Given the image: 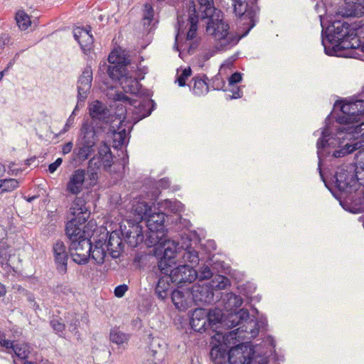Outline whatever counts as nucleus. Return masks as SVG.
<instances>
[{
    "label": "nucleus",
    "instance_id": "obj_1",
    "mask_svg": "<svg viewBox=\"0 0 364 364\" xmlns=\"http://www.w3.org/2000/svg\"><path fill=\"white\" fill-rule=\"evenodd\" d=\"M180 247L176 242H168L165 244L163 255L157 262V265L153 267L156 274H168L171 282L178 287L189 284L197 279L196 269L189 264H183L176 266L177 255L180 253Z\"/></svg>",
    "mask_w": 364,
    "mask_h": 364
},
{
    "label": "nucleus",
    "instance_id": "obj_2",
    "mask_svg": "<svg viewBox=\"0 0 364 364\" xmlns=\"http://www.w3.org/2000/svg\"><path fill=\"white\" fill-rule=\"evenodd\" d=\"M322 45L328 55H341V51L350 50L348 55L357 58L353 50L360 46V39L355 31L350 28L348 23L335 21L328 28L326 37L322 36Z\"/></svg>",
    "mask_w": 364,
    "mask_h": 364
},
{
    "label": "nucleus",
    "instance_id": "obj_3",
    "mask_svg": "<svg viewBox=\"0 0 364 364\" xmlns=\"http://www.w3.org/2000/svg\"><path fill=\"white\" fill-rule=\"evenodd\" d=\"M95 225L90 220L86 225L80 226L76 220H70L65 225V235L68 239V251L73 261L77 264L88 263L91 252L92 242L90 239Z\"/></svg>",
    "mask_w": 364,
    "mask_h": 364
},
{
    "label": "nucleus",
    "instance_id": "obj_4",
    "mask_svg": "<svg viewBox=\"0 0 364 364\" xmlns=\"http://www.w3.org/2000/svg\"><path fill=\"white\" fill-rule=\"evenodd\" d=\"M206 33L216 41L215 48L218 50H226L235 46L240 37L229 31V25L223 19L213 14L206 18Z\"/></svg>",
    "mask_w": 364,
    "mask_h": 364
},
{
    "label": "nucleus",
    "instance_id": "obj_5",
    "mask_svg": "<svg viewBox=\"0 0 364 364\" xmlns=\"http://www.w3.org/2000/svg\"><path fill=\"white\" fill-rule=\"evenodd\" d=\"M97 130L87 123H83L75 147L70 157V163L77 165L87 160L95 151Z\"/></svg>",
    "mask_w": 364,
    "mask_h": 364
},
{
    "label": "nucleus",
    "instance_id": "obj_6",
    "mask_svg": "<svg viewBox=\"0 0 364 364\" xmlns=\"http://www.w3.org/2000/svg\"><path fill=\"white\" fill-rule=\"evenodd\" d=\"M223 312L219 308L206 310L202 308L196 309L191 316V326L193 331L203 333L210 330L215 333L223 320Z\"/></svg>",
    "mask_w": 364,
    "mask_h": 364
},
{
    "label": "nucleus",
    "instance_id": "obj_7",
    "mask_svg": "<svg viewBox=\"0 0 364 364\" xmlns=\"http://www.w3.org/2000/svg\"><path fill=\"white\" fill-rule=\"evenodd\" d=\"M109 96L114 102L124 104L126 113H132L136 122L149 116L155 106V102L151 99H132L122 92L114 91Z\"/></svg>",
    "mask_w": 364,
    "mask_h": 364
},
{
    "label": "nucleus",
    "instance_id": "obj_8",
    "mask_svg": "<svg viewBox=\"0 0 364 364\" xmlns=\"http://www.w3.org/2000/svg\"><path fill=\"white\" fill-rule=\"evenodd\" d=\"M229 284V279L222 274H217L215 279H212L210 283L194 284L190 289L192 302L195 305L211 304L214 301V290L224 289Z\"/></svg>",
    "mask_w": 364,
    "mask_h": 364
},
{
    "label": "nucleus",
    "instance_id": "obj_9",
    "mask_svg": "<svg viewBox=\"0 0 364 364\" xmlns=\"http://www.w3.org/2000/svg\"><path fill=\"white\" fill-rule=\"evenodd\" d=\"M335 187L341 192L350 193L358 187L356 167L353 164L338 166L332 178Z\"/></svg>",
    "mask_w": 364,
    "mask_h": 364
},
{
    "label": "nucleus",
    "instance_id": "obj_10",
    "mask_svg": "<svg viewBox=\"0 0 364 364\" xmlns=\"http://www.w3.org/2000/svg\"><path fill=\"white\" fill-rule=\"evenodd\" d=\"M230 364H268L267 357L255 355V350L247 343L231 347L228 351Z\"/></svg>",
    "mask_w": 364,
    "mask_h": 364
},
{
    "label": "nucleus",
    "instance_id": "obj_11",
    "mask_svg": "<svg viewBox=\"0 0 364 364\" xmlns=\"http://www.w3.org/2000/svg\"><path fill=\"white\" fill-rule=\"evenodd\" d=\"M220 4L227 11L233 12L242 20H248L249 28L244 36L255 26L257 9L253 2L249 3L248 0H220Z\"/></svg>",
    "mask_w": 364,
    "mask_h": 364
},
{
    "label": "nucleus",
    "instance_id": "obj_12",
    "mask_svg": "<svg viewBox=\"0 0 364 364\" xmlns=\"http://www.w3.org/2000/svg\"><path fill=\"white\" fill-rule=\"evenodd\" d=\"M212 346L210 352L211 359L215 363H221L226 357L228 358V351L231 348V341L233 339V334L231 333H223L218 330L213 335H211Z\"/></svg>",
    "mask_w": 364,
    "mask_h": 364
},
{
    "label": "nucleus",
    "instance_id": "obj_13",
    "mask_svg": "<svg viewBox=\"0 0 364 364\" xmlns=\"http://www.w3.org/2000/svg\"><path fill=\"white\" fill-rule=\"evenodd\" d=\"M120 230L124 241L132 247L144 241L142 226L139 223L127 220L120 224Z\"/></svg>",
    "mask_w": 364,
    "mask_h": 364
},
{
    "label": "nucleus",
    "instance_id": "obj_14",
    "mask_svg": "<svg viewBox=\"0 0 364 364\" xmlns=\"http://www.w3.org/2000/svg\"><path fill=\"white\" fill-rule=\"evenodd\" d=\"M89 113L92 119L91 125L95 130L105 131L110 118V111L100 101L93 102L89 107Z\"/></svg>",
    "mask_w": 364,
    "mask_h": 364
},
{
    "label": "nucleus",
    "instance_id": "obj_15",
    "mask_svg": "<svg viewBox=\"0 0 364 364\" xmlns=\"http://www.w3.org/2000/svg\"><path fill=\"white\" fill-rule=\"evenodd\" d=\"M166 234L164 230L151 229L148 230L146 236H144V242L147 247H155V255L158 258L163 255L165 244L173 240H166Z\"/></svg>",
    "mask_w": 364,
    "mask_h": 364
},
{
    "label": "nucleus",
    "instance_id": "obj_16",
    "mask_svg": "<svg viewBox=\"0 0 364 364\" xmlns=\"http://www.w3.org/2000/svg\"><path fill=\"white\" fill-rule=\"evenodd\" d=\"M224 262L210 259L199 266L197 269H196L197 279L202 281L212 277H214L213 279H215L216 275L220 274L223 272L222 270L224 269Z\"/></svg>",
    "mask_w": 364,
    "mask_h": 364
},
{
    "label": "nucleus",
    "instance_id": "obj_17",
    "mask_svg": "<svg viewBox=\"0 0 364 364\" xmlns=\"http://www.w3.org/2000/svg\"><path fill=\"white\" fill-rule=\"evenodd\" d=\"M109 62L112 64L109 65L107 72L110 78L117 80L119 82L122 77L126 75V66L130 64L128 58H122L120 56H115L112 53L108 57Z\"/></svg>",
    "mask_w": 364,
    "mask_h": 364
},
{
    "label": "nucleus",
    "instance_id": "obj_18",
    "mask_svg": "<svg viewBox=\"0 0 364 364\" xmlns=\"http://www.w3.org/2000/svg\"><path fill=\"white\" fill-rule=\"evenodd\" d=\"M250 318L249 311L246 309H241L239 311H231L225 317L223 313V320L219 325V328L222 326H226L228 328H233L236 326H240L247 321Z\"/></svg>",
    "mask_w": 364,
    "mask_h": 364
},
{
    "label": "nucleus",
    "instance_id": "obj_19",
    "mask_svg": "<svg viewBox=\"0 0 364 364\" xmlns=\"http://www.w3.org/2000/svg\"><path fill=\"white\" fill-rule=\"evenodd\" d=\"M331 133L328 131V128H325L322 133L321 136L318 139L316 147H317V155L318 158V170L319 171V175L321 176V178L325 183V186L328 188L327 181L323 176V173L321 168V158L323 157L326 154V149L331 145L333 144L332 140H333V137L330 136Z\"/></svg>",
    "mask_w": 364,
    "mask_h": 364
},
{
    "label": "nucleus",
    "instance_id": "obj_20",
    "mask_svg": "<svg viewBox=\"0 0 364 364\" xmlns=\"http://www.w3.org/2000/svg\"><path fill=\"white\" fill-rule=\"evenodd\" d=\"M92 81V70L91 67L87 66L77 80V98L79 101H85L91 89Z\"/></svg>",
    "mask_w": 364,
    "mask_h": 364
},
{
    "label": "nucleus",
    "instance_id": "obj_21",
    "mask_svg": "<svg viewBox=\"0 0 364 364\" xmlns=\"http://www.w3.org/2000/svg\"><path fill=\"white\" fill-rule=\"evenodd\" d=\"M53 252L58 270L60 273H65L70 254L69 251L67 252L64 242L60 240L56 241L53 244Z\"/></svg>",
    "mask_w": 364,
    "mask_h": 364
},
{
    "label": "nucleus",
    "instance_id": "obj_22",
    "mask_svg": "<svg viewBox=\"0 0 364 364\" xmlns=\"http://www.w3.org/2000/svg\"><path fill=\"white\" fill-rule=\"evenodd\" d=\"M171 299L175 307L180 311L186 310L192 304L190 289L173 290Z\"/></svg>",
    "mask_w": 364,
    "mask_h": 364
},
{
    "label": "nucleus",
    "instance_id": "obj_23",
    "mask_svg": "<svg viewBox=\"0 0 364 364\" xmlns=\"http://www.w3.org/2000/svg\"><path fill=\"white\" fill-rule=\"evenodd\" d=\"M85 205V200L82 198H77L75 200L70 208L71 213L75 216L72 220H76L77 224L80 226L86 225L85 223L90 216V213L87 210Z\"/></svg>",
    "mask_w": 364,
    "mask_h": 364
},
{
    "label": "nucleus",
    "instance_id": "obj_24",
    "mask_svg": "<svg viewBox=\"0 0 364 364\" xmlns=\"http://www.w3.org/2000/svg\"><path fill=\"white\" fill-rule=\"evenodd\" d=\"M171 277L168 274L160 276L155 285L154 292L157 298L161 301H165L168 296H171Z\"/></svg>",
    "mask_w": 364,
    "mask_h": 364
},
{
    "label": "nucleus",
    "instance_id": "obj_25",
    "mask_svg": "<svg viewBox=\"0 0 364 364\" xmlns=\"http://www.w3.org/2000/svg\"><path fill=\"white\" fill-rule=\"evenodd\" d=\"M149 353L157 360L164 358L167 353V344L160 338H152L149 345Z\"/></svg>",
    "mask_w": 364,
    "mask_h": 364
},
{
    "label": "nucleus",
    "instance_id": "obj_26",
    "mask_svg": "<svg viewBox=\"0 0 364 364\" xmlns=\"http://www.w3.org/2000/svg\"><path fill=\"white\" fill-rule=\"evenodd\" d=\"M85 178V171L83 169H77L73 172L70 176V181L67 184L68 192L77 195L81 192L82 185Z\"/></svg>",
    "mask_w": 364,
    "mask_h": 364
},
{
    "label": "nucleus",
    "instance_id": "obj_27",
    "mask_svg": "<svg viewBox=\"0 0 364 364\" xmlns=\"http://www.w3.org/2000/svg\"><path fill=\"white\" fill-rule=\"evenodd\" d=\"M188 14L187 18V25L189 26L186 33V41L198 39L197 30L198 23V16L196 14V10L194 4H191L188 8Z\"/></svg>",
    "mask_w": 364,
    "mask_h": 364
},
{
    "label": "nucleus",
    "instance_id": "obj_28",
    "mask_svg": "<svg viewBox=\"0 0 364 364\" xmlns=\"http://www.w3.org/2000/svg\"><path fill=\"white\" fill-rule=\"evenodd\" d=\"M107 251L109 252L112 258H117L122 250V242L120 237L115 232L109 234L107 242H105Z\"/></svg>",
    "mask_w": 364,
    "mask_h": 364
},
{
    "label": "nucleus",
    "instance_id": "obj_29",
    "mask_svg": "<svg viewBox=\"0 0 364 364\" xmlns=\"http://www.w3.org/2000/svg\"><path fill=\"white\" fill-rule=\"evenodd\" d=\"M145 221L148 230L159 229L164 230L165 213L161 210L156 212L154 207Z\"/></svg>",
    "mask_w": 364,
    "mask_h": 364
},
{
    "label": "nucleus",
    "instance_id": "obj_30",
    "mask_svg": "<svg viewBox=\"0 0 364 364\" xmlns=\"http://www.w3.org/2000/svg\"><path fill=\"white\" fill-rule=\"evenodd\" d=\"M342 12L343 15L347 17H360L364 16V0L346 2Z\"/></svg>",
    "mask_w": 364,
    "mask_h": 364
},
{
    "label": "nucleus",
    "instance_id": "obj_31",
    "mask_svg": "<svg viewBox=\"0 0 364 364\" xmlns=\"http://www.w3.org/2000/svg\"><path fill=\"white\" fill-rule=\"evenodd\" d=\"M257 325H259V323H255V321L249 318L247 321H245L242 326L233 331H230L229 333L233 334L234 340H236L237 334L240 333H246L250 335V338H255L259 333L258 326H257Z\"/></svg>",
    "mask_w": 364,
    "mask_h": 364
},
{
    "label": "nucleus",
    "instance_id": "obj_32",
    "mask_svg": "<svg viewBox=\"0 0 364 364\" xmlns=\"http://www.w3.org/2000/svg\"><path fill=\"white\" fill-rule=\"evenodd\" d=\"M108 132L112 133L114 147L119 148L127 143L128 134L125 128L118 126L117 129H116L115 126L111 124L109 127Z\"/></svg>",
    "mask_w": 364,
    "mask_h": 364
},
{
    "label": "nucleus",
    "instance_id": "obj_33",
    "mask_svg": "<svg viewBox=\"0 0 364 364\" xmlns=\"http://www.w3.org/2000/svg\"><path fill=\"white\" fill-rule=\"evenodd\" d=\"M123 90L131 94H137L139 92L141 85L136 77L129 76L127 73L121 78L119 82Z\"/></svg>",
    "mask_w": 364,
    "mask_h": 364
},
{
    "label": "nucleus",
    "instance_id": "obj_34",
    "mask_svg": "<svg viewBox=\"0 0 364 364\" xmlns=\"http://www.w3.org/2000/svg\"><path fill=\"white\" fill-rule=\"evenodd\" d=\"M109 338L111 342L116 343L119 348L125 349L129 341L130 335L114 328L110 331Z\"/></svg>",
    "mask_w": 364,
    "mask_h": 364
},
{
    "label": "nucleus",
    "instance_id": "obj_35",
    "mask_svg": "<svg viewBox=\"0 0 364 364\" xmlns=\"http://www.w3.org/2000/svg\"><path fill=\"white\" fill-rule=\"evenodd\" d=\"M105 242L102 240H98L95 242V247L92 246V252L90 258L95 261L97 264H102L105 262V258L107 252L105 248Z\"/></svg>",
    "mask_w": 364,
    "mask_h": 364
},
{
    "label": "nucleus",
    "instance_id": "obj_36",
    "mask_svg": "<svg viewBox=\"0 0 364 364\" xmlns=\"http://www.w3.org/2000/svg\"><path fill=\"white\" fill-rule=\"evenodd\" d=\"M221 301L224 304L227 311H231L234 308H237L242 304L241 297L232 292H229L222 296Z\"/></svg>",
    "mask_w": 364,
    "mask_h": 364
},
{
    "label": "nucleus",
    "instance_id": "obj_37",
    "mask_svg": "<svg viewBox=\"0 0 364 364\" xmlns=\"http://www.w3.org/2000/svg\"><path fill=\"white\" fill-rule=\"evenodd\" d=\"M181 247L184 249L182 257L185 262H189L191 266L199 263L200 259L197 251L188 245H186V247L181 245Z\"/></svg>",
    "mask_w": 364,
    "mask_h": 364
},
{
    "label": "nucleus",
    "instance_id": "obj_38",
    "mask_svg": "<svg viewBox=\"0 0 364 364\" xmlns=\"http://www.w3.org/2000/svg\"><path fill=\"white\" fill-rule=\"evenodd\" d=\"M30 347L25 343L14 344L12 350L16 355L22 360H28L30 352Z\"/></svg>",
    "mask_w": 364,
    "mask_h": 364
},
{
    "label": "nucleus",
    "instance_id": "obj_39",
    "mask_svg": "<svg viewBox=\"0 0 364 364\" xmlns=\"http://www.w3.org/2000/svg\"><path fill=\"white\" fill-rule=\"evenodd\" d=\"M200 5L199 11L201 13V18H209L213 11V0H197Z\"/></svg>",
    "mask_w": 364,
    "mask_h": 364
},
{
    "label": "nucleus",
    "instance_id": "obj_40",
    "mask_svg": "<svg viewBox=\"0 0 364 364\" xmlns=\"http://www.w3.org/2000/svg\"><path fill=\"white\" fill-rule=\"evenodd\" d=\"M152 206L149 205L147 203H138L134 206V210L139 215L142 220H146L148 215L151 214L152 211Z\"/></svg>",
    "mask_w": 364,
    "mask_h": 364
},
{
    "label": "nucleus",
    "instance_id": "obj_41",
    "mask_svg": "<svg viewBox=\"0 0 364 364\" xmlns=\"http://www.w3.org/2000/svg\"><path fill=\"white\" fill-rule=\"evenodd\" d=\"M194 85L193 88V92L196 96H201L208 92V85H207L205 80L196 77Z\"/></svg>",
    "mask_w": 364,
    "mask_h": 364
},
{
    "label": "nucleus",
    "instance_id": "obj_42",
    "mask_svg": "<svg viewBox=\"0 0 364 364\" xmlns=\"http://www.w3.org/2000/svg\"><path fill=\"white\" fill-rule=\"evenodd\" d=\"M161 208L167 209L173 213H178L183 210V205L178 200H165L161 203Z\"/></svg>",
    "mask_w": 364,
    "mask_h": 364
},
{
    "label": "nucleus",
    "instance_id": "obj_43",
    "mask_svg": "<svg viewBox=\"0 0 364 364\" xmlns=\"http://www.w3.org/2000/svg\"><path fill=\"white\" fill-rule=\"evenodd\" d=\"M90 31L89 30L86 33H84L82 38H81L79 43L80 48L85 54H87L90 52L94 42L93 36L90 33Z\"/></svg>",
    "mask_w": 364,
    "mask_h": 364
},
{
    "label": "nucleus",
    "instance_id": "obj_44",
    "mask_svg": "<svg viewBox=\"0 0 364 364\" xmlns=\"http://www.w3.org/2000/svg\"><path fill=\"white\" fill-rule=\"evenodd\" d=\"M16 23L21 30H26L31 25V19L24 11H18L16 15Z\"/></svg>",
    "mask_w": 364,
    "mask_h": 364
},
{
    "label": "nucleus",
    "instance_id": "obj_45",
    "mask_svg": "<svg viewBox=\"0 0 364 364\" xmlns=\"http://www.w3.org/2000/svg\"><path fill=\"white\" fill-rule=\"evenodd\" d=\"M18 186V182L16 179L9 178L0 180V191L1 194L5 192H10Z\"/></svg>",
    "mask_w": 364,
    "mask_h": 364
},
{
    "label": "nucleus",
    "instance_id": "obj_46",
    "mask_svg": "<svg viewBox=\"0 0 364 364\" xmlns=\"http://www.w3.org/2000/svg\"><path fill=\"white\" fill-rule=\"evenodd\" d=\"M50 324L51 327L53 328V329L56 333L63 332L65 328V324L62 322V319L60 318H58V317L53 318L50 321Z\"/></svg>",
    "mask_w": 364,
    "mask_h": 364
},
{
    "label": "nucleus",
    "instance_id": "obj_47",
    "mask_svg": "<svg viewBox=\"0 0 364 364\" xmlns=\"http://www.w3.org/2000/svg\"><path fill=\"white\" fill-rule=\"evenodd\" d=\"M191 69L190 68H185L183 70L181 74L178 76L176 79V82H178L180 87H183L186 85V80L188 77L191 75Z\"/></svg>",
    "mask_w": 364,
    "mask_h": 364
},
{
    "label": "nucleus",
    "instance_id": "obj_48",
    "mask_svg": "<svg viewBox=\"0 0 364 364\" xmlns=\"http://www.w3.org/2000/svg\"><path fill=\"white\" fill-rule=\"evenodd\" d=\"M141 23L143 25V33L149 35L155 28V25L157 23V21L150 19L146 21L142 19Z\"/></svg>",
    "mask_w": 364,
    "mask_h": 364
},
{
    "label": "nucleus",
    "instance_id": "obj_49",
    "mask_svg": "<svg viewBox=\"0 0 364 364\" xmlns=\"http://www.w3.org/2000/svg\"><path fill=\"white\" fill-rule=\"evenodd\" d=\"M177 21H178V33L176 36V42H175V44H174V48L178 50V45H177V41H178V36H180L181 33H183L184 32V30L186 28V26H184V23H185V21L183 20V17L181 16H177Z\"/></svg>",
    "mask_w": 364,
    "mask_h": 364
},
{
    "label": "nucleus",
    "instance_id": "obj_50",
    "mask_svg": "<svg viewBox=\"0 0 364 364\" xmlns=\"http://www.w3.org/2000/svg\"><path fill=\"white\" fill-rule=\"evenodd\" d=\"M154 10L153 6L149 4H146L144 5L143 18L144 20H155L154 18Z\"/></svg>",
    "mask_w": 364,
    "mask_h": 364
},
{
    "label": "nucleus",
    "instance_id": "obj_51",
    "mask_svg": "<svg viewBox=\"0 0 364 364\" xmlns=\"http://www.w3.org/2000/svg\"><path fill=\"white\" fill-rule=\"evenodd\" d=\"M102 160V163L103 164L104 168L105 171H109L112 164L113 156L112 154H109L108 155H105L104 156L100 157Z\"/></svg>",
    "mask_w": 364,
    "mask_h": 364
},
{
    "label": "nucleus",
    "instance_id": "obj_52",
    "mask_svg": "<svg viewBox=\"0 0 364 364\" xmlns=\"http://www.w3.org/2000/svg\"><path fill=\"white\" fill-rule=\"evenodd\" d=\"M53 291L55 294H63L68 295L71 292V289L68 285L58 284L53 287Z\"/></svg>",
    "mask_w": 364,
    "mask_h": 364
},
{
    "label": "nucleus",
    "instance_id": "obj_53",
    "mask_svg": "<svg viewBox=\"0 0 364 364\" xmlns=\"http://www.w3.org/2000/svg\"><path fill=\"white\" fill-rule=\"evenodd\" d=\"M128 290L127 284H120L115 287L114 293L115 296L118 298L122 297Z\"/></svg>",
    "mask_w": 364,
    "mask_h": 364
},
{
    "label": "nucleus",
    "instance_id": "obj_54",
    "mask_svg": "<svg viewBox=\"0 0 364 364\" xmlns=\"http://www.w3.org/2000/svg\"><path fill=\"white\" fill-rule=\"evenodd\" d=\"M109 154H112L109 146L105 142L102 141L98 149L100 157L108 155Z\"/></svg>",
    "mask_w": 364,
    "mask_h": 364
},
{
    "label": "nucleus",
    "instance_id": "obj_55",
    "mask_svg": "<svg viewBox=\"0 0 364 364\" xmlns=\"http://www.w3.org/2000/svg\"><path fill=\"white\" fill-rule=\"evenodd\" d=\"M74 120H75V117H73L72 115H70L68 117V119H67L63 129L60 131L59 134H57V136L62 135V134H65V132H67L70 129V127H73V125L74 124Z\"/></svg>",
    "mask_w": 364,
    "mask_h": 364
},
{
    "label": "nucleus",
    "instance_id": "obj_56",
    "mask_svg": "<svg viewBox=\"0 0 364 364\" xmlns=\"http://www.w3.org/2000/svg\"><path fill=\"white\" fill-rule=\"evenodd\" d=\"M14 343L10 340L6 339L4 335H0V346L6 349H11L13 348Z\"/></svg>",
    "mask_w": 364,
    "mask_h": 364
},
{
    "label": "nucleus",
    "instance_id": "obj_57",
    "mask_svg": "<svg viewBox=\"0 0 364 364\" xmlns=\"http://www.w3.org/2000/svg\"><path fill=\"white\" fill-rule=\"evenodd\" d=\"M89 30L77 28L73 31L74 38L80 43L81 38H82L84 33H86Z\"/></svg>",
    "mask_w": 364,
    "mask_h": 364
},
{
    "label": "nucleus",
    "instance_id": "obj_58",
    "mask_svg": "<svg viewBox=\"0 0 364 364\" xmlns=\"http://www.w3.org/2000/svg\"><path fill=\"white\" fill-rule=\"evenodd\" d=\"M242 80V74L238 72H235L231 75L229 78V84L235 85L240 82Z\"/></svg>",
    "mask_w": 364,
    "mask_h": 364
},
{
    "label": "nucleus",
    "instance_id": "obj_59",
    "mask_svg": "<svg viewBox=\"0 0 364 364\" xmlns=\"http://www.w3.org/2000/svg\"><path fill=\"white\" fill-rule=\"evenodd\" d=\"M63 162V159L61 158H58L53 163L50 164L48 166V171L50 173H54L57 168L61 165Z\"/></svg>",
    "mask_w": 364,
    "mask_h": 364
},
{
    "label": "nucleus",
    "instance_id": "obj_60",
    "mask_svg": "<svg viewBox=\"0 0 364 364\" xmlns=\"http://www.w3.org/2000/svg\"><path fill=\"white\" fill-rule=\"evenodd\" d=\"M73 149V143L68 141L62 146V154L66 155L71 152Z\"/></svg>",
    "mask_w": 364,
    "mask_h": 364
},
{
    "label": "nucleus",
    "instance_id": "obj_61",
    "mask_svg": "<svg viewBox=\"0 0 364 364\" xmlns=\"http://www.w3.org/2000/svg\"><path fill=\"white\" fill-rule=\"evenodd\" d=\"M191 41V43L189 45L188 53L189 54H193L199 46L200 38L194 39Z\"/></svg>",
    "mask_w": 364,
    "mask_h": 364
},
{
    "label": "nucleus",
    "instance_id": "obj_62",
    "mask_svg": "<svg viewBox=\"0 0 364 364\" xmlns=\"http://www.w3.org/2000/svg\"><path fill=\"white\" fill-rule=\"evenodd\" d=\"M255 323H259V325H257L258 326V332L260 329L266 330V327L267 326V320L266 318H260L259 320L255 321Z\"/></svg>",
    "mask_w": 364,
    "mask_h": 364
},
{
    "label": "nucleus",
    "instance_id": "obj_63",
    "mask_svg": "<svg viewBox=\"0 0 364 364\" xmlns=\"http://www.w3.org/2000/svg\"><path fill=\"white\" fill-rule=\"evenodd\" d=\"M176 223H178L183 225V227H185L186 228H188V229L189 228L190 221L186 219L182 218V217L181 215L176 216Z\"/></svg>",
    "mask_w": 364,
    "mask_h": 364
},
{
    "label": "nucleus",
    "instance_id": "obj_64",
    "mask_svg": "<svg viewBox=\"0 0 364 364\" xmlns=\"http://www.w3.org/2000/svg\"><path fill=\"white\" fill-rule=\"evenodd\" d=\"M159 186H161L162 188H168L170 183L169 181L166 178H162L159 181Z\"/></svg>",
    "mask_w": 364,
    "mask_h": 364
}]
</instances>
